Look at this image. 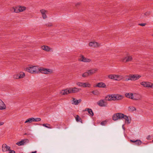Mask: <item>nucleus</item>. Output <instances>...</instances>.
<instances>
[{
  "mask_svg": "<svg viewBox=\"0 0 153 153\" xmlns=\"http://www.w3.org/2000/svg\"><path fill=\"white\" fill-rule=\"evenodd\" d=\"M133 94L129 93H127L125 94V96L127 98L132 99L133 96Z\"/></svg>",
  "mask_w": 153,
  "mask_h": 153,
  "instance_id": "nucleus-23",
  "label": "nucleus"
},
{
  "mask_svg": "<svg viewBox=\"0 0 153 153\" xmlns=\"http://www.w3.org/2000/svg\"><path fill=\"white\" fill-rule=\"evenodd\" d=\"M123 97V96L118 94L108 95L106 96V99L108 101L111 100H121Z\"/></svg>",
  "mask_w": 153,
  "mask_h": 153,
  "instance_id": "nucleus-2",
  "label": "nucleus"
},
{
  "mask_svg": "<svg viewBox=\"0 0 153 153\" xmlns=\"http://www.w3.org/2000/svg\"><path fill=\"white\" fill-rule=\"evenodd\" d=\"M40 12L41 13L42 17L44 19H46L47 16L46 15V13H47V11L44 9H42L40 10Z\"/></svg>",
  "mask_w": 153,
  "mask_h": 153,
  "instance_id": "nucleus-17",
  "label": "nucleus"
},
{
  "mask_svg": "<svg viewBox=\"0 0 153 153\" xmlns=\"http://www.w3.org/2000/svg\"><path fill=\"white\" fill-rule=\"evenodd\" d=\"M40 125H42L43 126L49 129H51L53 128L50 124L48 123L41 124Z\"/></svg>",
  "mask_w": 153,
  "mask_h": 153,
  "instance_id": "nucleus-26",
  "label": "nucleus"
},
{
  "mask_svg": "<svg viewBox=\"0 0 153 153\" xmlns=\"http://www.w3.org/2000/svg\"><path fill=\"white\" fill-rule=\"evenodd\" d=\"M42 49L47 51H49L51 50V49L49 47L47 46H42Z\"/></svg>",
  "mask_w": 153,
  "mask_h": 153,
  "instance_id": "nucleus-27",
  "label": "nucleus"
},
{
  "mask_svg": "<svg viewBox=\"0 0 153 153\" xmlns=\"http://www.w3.org/2000/svg\"><path fill=\"white\" fill-rule=\"evenodd\" d=\"M152 142H153V140H152Z\"/></svg>",
  "mask_w": 153,
  "mask_h": 153,
  "instance_id": "nucleus-50",
  "label": "nucleus"
},
{
  "mask_svg": "<svg viewBox=\"0 0 153 153\" xmlns=\"http://www.w3.org/2000/svg\"><path fill=\"white\" fill-rule=\"evenodd\" d=\"M33 122H34L33 117H31L27 119L25 122V123H31Z\"/></svg>",
  "mask_w": 153,
  "mask_h": 153,
  "instance_id": "nucleus-28",
  "label": "nucleus"
},
{
  "mask_svg": "<svg viewBox=\"0 0 153 153\" xmlns=\"http://www.w3.org/2000/svg\"><path fill=\"white\" fill-rule=\"evenodd\" d=\"M88 74L89 73H88V71H87L82 74V76L83 77H87L89 76Z\"/></svg>",
  "mask_w": 153,
  "mask_h": 153,
  "instance_id": "nucleus-33",
  "label": "nucleus"
},
{
  "mask_svg": "<svg viewBox=\"0 0 153 153\" xmlns=\"http://www.w3.org/2000/svg\"><path fill=\"white\" fill-rule=\"evenodd\" d=\"M28 140L26 139H24L20 141L19 142H18L16 143V144L19 146H21L23 145L26 143L27 141H28Z\"/></svg>",
  "mask_w": 153,
  "mask_h": 153,
  "instance_id": "nucleus-18",
  "label": "nucleus"
},
{
  "mask_svg": "<svg viewBox=\"0 0 153 153\" xmlns=\"http://www.w3.org/2000/svg\"><path fill=\"white\" fill-rule=\"evenodd\" d=\"M141 76L138 74H130L129 76H127L128 78L125 79V81H128L129 80L135 81L139 79Z\"/></svg>",
  "mask_w": 153,
  "mask_h": 153,
  "instance_id": "nucleus-4",
  "label": "nucleus"
},
{
  "mask_svg": "<svg viewBox=\"0 0 153 153\" xmlns=\"http://www.w3.org/2000/svg\"><path fill=\"white\" fill-rule=\"evenodd\" d=\"M142 143V142L140 140H137V141L135 143V144L139 146Z\"/></svg>",
  "mask_w": 153,
  "mask_h": 153,
  "instance_id": "nucleus-35",
  "label": "nucleus"
},
{
  "mask_svg": "<svg viewBox=\"0 0 153 153\" xmlns=\"http://www.w3.org/2000/svg\"><path fill=\"white\" fill-rule=\"evenodd\" d=\"M149 137H150V135H149L148 136V139L149 138Z\"/></svg>",
  "mask_w": 153,
  "mask_h": 153,
  "instance_id": "nucleus-49",
  "label": "nucleus"
},
{
  "mask_svg": "<svg viewBox=\"0 0 153 153\" xmlns=\"http://www.w3.org/2000/svg\"><path fill=\"white\" fill-rule=\"evenodd\" d=\"M73 99V104H74L75 105H78V101L77 100H76L75 98H72Z\"/></svg>",
  "mask_w": 153,
  "mask_h": 153,
  "instance_id": "nucleus-34",
  "label": "nucleus"
},
{
  "mask_svg": "<svg viewBox=\"0 0 153 153\" xmlns=\"http://www.w3.org/2000/svg\"><path fill=\"white\" fill-rule=\"evenodd\" d=\"M96 87L99 88H105L106 87V85L104 83L100 82L97 84Z\"/></svg>",
  "mask_w": 153,
  "mask_h": 153,
  "instance_id": "nucleus-21",
  "label": "nucleus"
},
{
  "mask_svg": "<svg viewBox=\"0 0 153 153\" xmlns=\"http://www.w3.org/2000/svg\"><path fill=\"white\" fill-rule=\"evenodd\" d=\"M4 124V122H0V126L3 125Z\"/></svg>",
  "mask_w": 153,
  "mask_h": 153,
  "instance_id": "nucleus-44",
  "label": "nucleus"
},
{
  "mask_svg": "<svg viewBox=\"0 0 153 153\" xmlns=\"http://www.w3.org/2000/svg\"><path fill=\"white\" fill-rule=\"evenodd\" d=\"M140 84L145 88H153V84L149 82H142L140 83Z\"/></svg>",
  "mask_w": 153,
  "mask_h": 153,
  "instance_id": "nucleus-8",
  "label": "nucleus"
},
{
  "mask_svg": "<svg viewBox=\"0 0 153 153\" xmlns=\"http://www.w3.org/2000/svg\"><path fill=\"white\" fill-rule=\"evenodd\" d=\"M83 82H77L76 83V84L77 85H78V86H80V87H82V85H83Z\"/></svg>",
  "mask_w": 153,
  "mask_h": 153,
  "instance_id": "nucleus-38",
  "label": "nucleus"
},
{
  "mask_svg": "<svg viewBox=\"0 0 153 153\" xmlns=\"http://www.w3.org/2000/svg\"><path fill=\"white\" fill-rule=\"evenodd\" d=\"M20 12H22L25 10L26 9V7L24 6H19Z\"/></svg>",
  "mask_w": 153,
  "mask_h": 153,
  "instance_id": "nucleus-31",
  "label": "nucleus"
},
{
  "mask_svg": "<svg viewBox=\"0 0 153 153\" xmlns=\"http://www.w3.org/2000/svg\"><path fill=\"white\" fill-rule=\"evenodd\" d=\"M137 141V140H130V141L131 142H133V143H136V142Z\"/></svg>",
  "mask_w": 153,
  "mask_h": 153,
  "instance_id": "nucleus-43",
  "label": "nucleus"
},
{
  "mask_svg": "<svg viewBox=\"0 0 153 153\" xmlns=\"http://www.w3.org/2000/svg\"><path fill=\"white\" fill-rule=\"evenodd\" d=\"M82 87L85 88L87 87H89L91 86V85L88 83H83Z\"/></svg>",
  "mask_w": 153,
  "mask_h": 153,
  "instance_id": "nucleus-30",
  "label": "nucleus"
},
{
  "mask_svg": "<svg viewBox=\"0 0 153 153\" xmlns=\"http://www.w3.org/2000/svg\"><path fill=\"white\" fill-rule=\"evenodd\" d=\"M132 57L131 56H127L124 58H123L122 61L123 62H130L132 60Z\"/></svg>",
  "mask_w": 153,
  "mask_h": 153,
  "instance_id": "nucleus-15",
  "label": "nucleus"
},
{
  "mask_svg": "<svg viewBox=\"0 0 153 153\" xmlns=\"http://www.w3.org/2000/svg\"><path fill=\"white\" fill-rule=\"evenodd\" d=\"M19 10V6H18L15 7H13L10 9V10L12 12L19 13L20 12Z\"/></svg>",
  "mask_w": 153,
  "mask_h": 153,
  "instance_id": "nucleus-12",
  "label": "nucleus"
},
{
  "mask_svg": "<svg viewBox=\"0 0 153 153\" xmlns=\"http://www.w3.org/2000/svg\"><path fill=\"white\" fill-rule=\"evenodd\" d=\"M34 122L40 121L41 120V119L40 118H33Z\"/></svg>",
  "mask_w": 153,
  "mask_h": 153,
  "instance_id": "nucleus-37",
  "label": "nucleus"
},
{
  "mask_svg": "<svg viewBox=\"0 0 153 153\" xmlns=\"http://www.w3.org/2000/svg\"><path fill=\"white\" fill-rule=\"evenodd\" d=\"M128 111L132 112L136 110V108L132 106H130L128 107Z\"/></svg>",
  "mask_w": 153,
  "mask_h": 153,
  "instance_id": "nucleus-24",
  "label": "nucleus"
},
{
  "mask_svg": "<svg viewBox=\"0 0 153 153\" xmlns=\"http://www.w3.org/2000/svg\"><path fill=\"white\" fill-rule=\"evenodd\" d=\"M80 60L82 62H89L91 61V59L88 58H86L83 55H81L80 58Z\"/></svg>",
  "mask_w": 153,
  "mask_h": 153,
  "instance_id": "nucleus-10",
  "label": "nucleus"
},
{
  "mask_svg": "<svg viewBox=\"0 0 153 153\" xmlns=\"http://www.w3.org/2000/svg\"><path fill=\"white\" fill-rule=\"evenodd\" d=\"M75 119L76 121L77 122H80L82 123V119L81 118H80L79 117V116L78 115H76V116L75 117Z\"/></svg>",
  "mask_w": 153,
  "mask_h": 153,
  "instance_id": "nucleus-29",
  "label": "nucleus"
},
{
  "mask_svg": "<svg viewBox=\"0 0 153 153\" xmlns=\"http://www.w3.org/2000/svg\"><path fill=\"white\" fill-rule=\"evenodd\" d=\"M107 122L106 121H104L100 123V124L102 126H105Z\"/></svg>",
  "mask_w": 153,
  "mask_h": 153,
  "instance_id": "nucleus-39",
  "label": "nucleus"
},
{
  "mask_svg": "<svg viewBox=\"0 0 153 153\" xmlns=\"http://www.w3.org/2000/svg\"><path fill=\"white\" fill-rule=\"evenodd\" d=\"M98 69L97 68L92 69L88 70L89 75V76L92 75L93 74L95 73L97 71Z\"/></svg>",
  "mask_w": 153,
  "mask_h": 153,
  "instance_id": "nucleus-16",
  "label": "nucleus"
},
{
  "mask_svg": "<svg viewBox=\"0 0 153 153\" xmlns=\"http://www.w3.org/2000/svg\"><path fill=\"white\" fill-rule=\"evenodd\" d=\"M133 97L132 100H140L142 99V95L139 93H133Z\"/></svg>",
  "mask_w": 153,
  "mask_h": 153,
  "instance_id": "nucleus-9",
  "label": "nucleus"
},
{
  "mask_svg": "<svg viewBox=\"0 0 153 153\" xmlns=\"http://www.w3.org/2000/svg\"><path fill=\"white\" fill-rule=\"evenodd\" d=\"M151 12L149 11L146 12L145 13L142 14L141 16V17L143 18L145 17L147 15H149L150 14Z\"/></svg>",
  "mask_w": 153,
  "mask_h": 153,
  "instance_id": "nucleus-32",
  "label": "nucleus"
},
{
  "mask_svg": "<svg viewBox=\"0 0 153 153\" xmlns=\"http://www.w3.org/2000/svg\"><path fill=\"white\" fill-rule=\"evenodd\" d=\"M9 153H15V152L14 150H11L10 149L9 151Z\"/></svg>",
  "mask_w": 153,
  "mask_h": 153,
  "instance_id": "nucleus-41",
  "label": "nucleus"
},
{
  "mask_svg": "<svg viewBox=\"0 0 153 153\" xmlns=\"http://www.w3.org/2000/svg\"><path fill=\"white\" fill-rule=\"evenodd\" d=\"M89 46L95 48L98 47L100 46V45L99 43L95 42H91L89 43Z\"/></svg>",
  "mask_w": 153,
  "mask_h": 153,
  "instance_id": "nucleus-14",
  "label": "nucleus"
},
{
  "mask_svg": "<svg viewBox=\"0 0 153 153\" xmlns=\"http://www.w3.org/2000/svg\"><path fill=\"white\" fill-rule=\"evenodd\" d=\"M139 25L140 26H144L146 25V24L145 23H141V24H140Z\"/></svg>",
  "mask_w": 153,
  "mask_h": 153,
  "instance_id": "nucleus-42",
  "label": "nucleus"
},
{
  "mask_svg": "<svg viewBox=\"0 0 153 153\" xmlns=\"http://www.w3.org/2000/svg\"><path fill=\"white\" fill-rule=\"evenodd\" d=\"M88 111L90 116L92 117L94 115V113L91 109L87 108L85 110H83L84 111Z\"/></svg>",
  "mask_w": 153,
  "mask_h": 153,
  "instance_id": "nucleus-22",
  "label": "nucleus"
},
{
  "mask_svg": "<svg viewBox=\"0 0 153 153\" xmlns=\"http://www.w3.org/2000/svg\"><path fill=\"white\" fill-rule=\"evenodd\" d=\"M19 75H17L16 77H15L16 79H19L24 77L25 76V74L24 73L21 72V74H19Z\"/></svg>",
  "mask_w": 153,
  "mask_h": 153,
  "instance_id": "nucleus-25",
  "label": "nucleus"
},
{
  "mask_svg": "<svg viewBox=\"0 0 153 153\" xmlns=\"http://www.w3.org/2000/svg\"><path fill=\"white\" fill-rule=\"evenodd\" d=\"M113 120L116 121L118 119H124L126 123L129 124L131 121L129 120L128 117L126 115L121 113H117L114 115L112 117Z\"/></svg>",
  "mask_w": 153,
  "mask_h": 153,
  "instance_id": "nucleus-1",
  "label": "nucleus"
},
{
  "mask_svg": "<svg viewBox=\"0 0 153 153\" xmlns=\"http://www.w3.org/2000/svg\"><path fill=\"white\" fill-rule=\"evenodd\" d=\"M92 93L95 95H98L99 94V91L97 90L94 91L92 92Z\"/></svg>",
  "mask_w": 153,
  "mask_h": 153,
  "instance_id": "nucleus-36",
  "label": "nucleus"
},
{
  "mask_svg": "<svg viewBox=\"0 0 153 153\" xmlns=\"http://www.w3.org/2000/svg\"><path fill=\"white\" fill-rule=\"evenodd\" d=\"M69 89L70 94L78 92L80 90V89L76 87L70 88Z\"/></svg>",
  "mask_w": 153,
  "mask_h": 153,
  "instance_id": "nucleus-13",
  "label": "nucleus"
},
{
  "mask_svg": "<svg viewBox=\"0 0 153 153\" xmlns=\"http://www.w3.org/2000/svg\"><path fill=\"white\" fill-rule=\"evenodd\" d=\"M108 77L111 79L116 81H120L124 78L122 76L116 74H110L108 75Z\"/></svg>",
  "mask_w": 153,
  "mask_h": 153,
  "instance_id": "nucleus-5",
  "label": "nucleus"
},
{
  "mask_svg": "<svg viewBox=\"0 0 153 153\" xmlns=\"http://www.w3.org/2000/svg\"><path fill=\"white\" fill-rule=\"evenodd\" d=\"M80 4V3H78L76 4V6H77V5H79Z\"/></svg>",
  "mask_w": 153,
  "mask_h": 153,
  "instance_id": "nucleus-47",
  "label": "nucleus"
},
{
  "mask_svg": "<svg viewBox=\"0 0 153 153\" xmlns=\"http://www.w3.org/2000/svg\"><path fill=\"white\" fill-rule=\"evenodd\" d=\"M124 125H123L122 128H123V130H125V128L124 127Z\"/></svg>",
  "mask_w": 153,
  "mask_h": 153,
  "instance_id": "nucleus-48",
  "label": "nucleus"
},
{
  "mask_svg": "<svg viewBox=\"0 0 153 153\" xmlns=\"http://www.w3.org/2000/svg\"><path fill=\"white\" fill-rule=\"evenodd\" d=\"M2 151L3 152H6L10 150V147L7 146L6 144H4L2 146Z\"/></svg>",
  "mask_w": 153,
  "mask_h": 153,
  "instance_id": "nucleus-11",
  "label": "nucleus"
},
{
  "mask_svg": "<svg viewBox=\"0 0 153 153\" xmlns=\"http://www.w3.org/2000/svg\"><path fill=\"white\" fill-rule=\"evenodd\" d=\"M46 25L47 26V27H50V26H52L53 25L52 23H48L47 24H46Z\"/></svg>",
  "mask_w": 153,
  "mask_h": 153,
  "instance_id": "nucleus-40",
  "label": "nucleus"
},
{
  "mask_svg": "<svg viewBox=\"0 0 153 153\" xmlns=\"http://www.w3.org/2000/svg\"><path fill=\"white\" fill-rule=\"evenodd\" d=\"M77 101H78V105L79 103H80L81 102V99H79V100H77Z\"/></svg>",
  "mask_w": 153,
  "mask_h": 153,
  "instance_id": "nucleus-46",
  "label": "nucleus"
},
{
  "mask_svg": "<svg viewBox=\"0 0 153 153\" xmlns=\"http://www.w3.org/2000/svg\"><path fill=\"white\" fill-rule=\"evenodd\" d=\"M6 106L4 103L0 99V110H3L6 108Z\"/></svg>",
  "mask_w": 153,
  "mask_h": 153,
  "instance_id": "nucleus-20",
  "label": "nucleus"
},
{
  "mask_svg": "<svg viewBox=\"0 0 153 153\" xmlns=\"http://www.w3.org/2000/svg\"><path fill=\"white\" fill-rule=\"evenodd\" d=\"M77 101H78V105L79 103H80L81 102V99H79V100H77Z\"/></svg>",
  "mask_w": 153,
  "mask_h": 153,
  "instance_id": "nucleus-45",
  "label": "nucleus"
},
{
  "mask_svg": "<svg viewBox=\"0 0 153 153\" xmlns=\"http://www.w3.org/2000/svg\"><path fill=\"white\" fill-rule=\"evenodd\" d=\"M106 98V96L105 99L100 100L97 102V104L100 107H107L108 105L107 101L108 100Z\"/></svg>",
  "mask_w": 153,
  "mask_h": 153,
  "instance_id": "nucleus-7",
  "label": "nucleus"
},
{
  "mask_svg": "<svg viewBox=\"0 0 153 153\" xmlns=\"http://www.w3.org/2000/svg\"><path fill=\"white\" fill-rule=\"evenodd\" d=\"M39 68L38 66H34L29 67L25 68V71L27 72L33 74L39 73Z\"/></svg>",
  "mask_w": 153,
  "mask_h": 153,
  "instance_id": "nucleus-3",
  "label": "nucleus"
},
{
  "mask_svg": "<svg viewBox=\"0 0 153 153\" xmlns=\"http://www.w3.org/2000/svg\"><path fill=\"white\" fill-rule=\"evenodd\" d=\"M60 93L63 95H65L70 94L69 88L63 90L61 91Z\"/></svg>",
  "mask_w": 153,
  "mask_h": 153,
  "instance_id": "nucleus-19",
  "label": "nucleus"
},
{
  "mask_svg": "<svg viewBox=\"0 0 153 153\" xmlns=\"http://www.w3.org/2000/svg\"><path fill=\"white\" fill-rule=\"evenodd\" d=\"M53 71L52 70L45 68L43 67L39 68V73H41L45 74H48L52 73Z\"/></svg>",
  "mask_w": 153,
  "mask_h": 153,
  "instance_id": "nucleus-6",
  "label": "nucleus"
}]
</instances>
